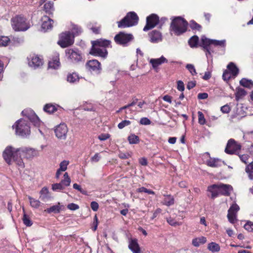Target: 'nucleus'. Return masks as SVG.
I'll return each instance as SVG.
<instances>
[{
	"mask_svg": "<svg viewBox=\"0 0 253 253\" xmlns=\"http://www.w3.org/2000/svg\"><path fill=\"white\" fill-rule=\"evenodd\" d=\"M21 148H15L11 145L5 148L2 152V157L7 164L10 165L12 162H14L20 168H24V163L21 157Z\"/></svg>",
	"mask_w": 253,
	"mask_h": 253,
	"instance_id": "1",
	"label": "nucleus"
},
{
	"mask_svg": "<svg viewBox=\"0 0 253 253\" xmlns=\"http://www.w3.org/2000/svg\"><path fill=\"white\" fill-rule=\"evenodd\" d=\"M110 41L105 39H100L91 41L92 47L89 53L95 56L105 58L108 52L106 47L110 45Z\"/></svg>",
	"mask_w": 253,
	"mask_h": 253,
	"instance_id": "2",
	"label": "nucleus"
},
{
	"mask_svg": "<svg viewBox=\"0 0 253 253\" xmlns=\"http://www.w3.org/2000/svg\"><path fill=\"white\" fill-rule=\"evenodd\" d=\"M10 21L11 26L15 31H25L30 27L29 22L23 15H16Z\"/></svg>",
	"mask_w": 253,
	"mask_h": 253,
	"instance_id": "3",
	"label": "nucleus"
},
{
	"mask_svg": "<svg viewBox=\"0 0 253 253\" xmlns=\"http://www.w3.org/2000/svg\"><path fill=\"white\" fill-rule=\"evenodd\" d=\"M188 22L181 17H176L172 20L170 24V29L173 33L177 35H180L187 31Z\"/></svg>",
	"mask_w": 253,
	"mask_h": 253,
	"instance_id": "4",
	"label": "nucleus"
},
{
	"mask_svg": "<svg viewBox=\"0 0 253 253\" xmlns=\"http://www.w3.org/2000/svg\"><path fill=\"white\" fill-rule=\"evenodd\" d=\"M138 17L133 11L128 12L126 16L121 21H118L119 28H125L136 25L138 23Z\"/></svg>",
	"mask_w": 253,
	"mask_h": 253,
	"instance_id": "5",
	"label": "nucleus"
},
{
	"mask_svg": "<svg viewBox=\"0 0 253 253\" xmlns=\"http://www.w3.org/2000/svg\"><path fill=\"white\" fill-rule=\"evenodd\" d=\"M12 127L15 128V133L16 135L21 137H27L30 133V129L29 125L27 121L24 119H20L18 120Z\"/></svg>",
	"mask_w": 253,
	"mask_h": 253,
	"instance_id": "6",
	"label": "nucleus"
},
{
	"mask_svg": "<svg viewBox=\"0 0 253 253\" xmlns=\"http://www.w3.org/2000/svg\"><path fill=\"white\" fill-rule=\"evenodd\" d=\"M114 39L117 44L126 47L133 42L134 37L132 34L120 32L114 37Z\"/></svg>",
	"mask_w": 253,
	"mask_h": 253,
	"instance_id": "7",
	"label": "nucleus"
},
{
	"mask_svg": "<svg viewBox=\"0 0 253 253\" xmlns=\"http://www.w3.org/2000/svg\"><path fill=\"white\" fill-rule=\"evenodd\" d=\"M74 36L70 32L62 33L60 36L58 44L61 47L65 48L73 44L74 41Z\"/></svg>",
	"mask_w": 253,
	"mask_h": 253,
	"instance_id": "8",
	"label": "nucleus"
},
{
	"mask_svg": "<svg viewBox=\"0 0 253 253\" xmlns=\"http://www.w3.org/2000/svg\"><path fill=\"white\" fill-rule=\"evenodd\" d=\"M85 66L86 69L91 73L99 74L101 71V67L100 63L96 59H92L88 61Z\"/></svg>",
	"mask_w": 253,
	"mask_h": 253,
	"instance_id": "9",
	"label": "nucleus"
},
{
	"mask_svg": "<svg viewBox=\"0 0 253 253\" xmlns=\"http://www.w3.org/2000/svg\"><path fill=\"white\" fill-rule=\"evenodd\" d=\"M23 116H25L27 119L36 126H39L41 124L40 120L39 117L36 115L35 112L31 109H26L22 112Z\"/></svg>",
	"mask_w": 253,
	"mask_h": 253,
	"instance_id": "10",
	"label": "nucleus"
},
{
	"mask_svg": "<svg viewBox=\"0 0 253 253\" xmlns=\"http://www.w3.org/2000/svg\"><path fill=\"white\" fill-rule=\"evenodd\" d=\"M241 146L237 143L233 139H230L225 149V152L227 154L232 155L241 149Z\"/></svg>",
	"mask_w": 253,
	"mask_h": 253,
	"instance_id": "11",
	"label": "nucleus"
},
{
	"mask_svg": "<svg viewBox=\"0 0 253 253\" xmlns=\"http://www.w3.org/2000/svg\"><path fill=\"white\" fill-rule=\"evenodd\" d=\"M21 153L24 154V157L28 160H32L40 155V151L35 148L23 147L21 148Z\"/></svg>",
	"mask_w": 253,
	"mask_h": 253,
	"instance_id": "12",
	"label": "nucleus"
},
{
	"mask_svg": "<svg viewBox=\"0 0 253 253\" xmlns=\"http://www.w3.org/2000/svg\"><path fill=\"white\" fill-rule=\"evenodd\" d=\"M159 17L155 14H152L146 18V24L143 28L144 31L149 30L155 27L159 23Z\"/></svg>",
	"mask_w": 253,
	"mask_h": 253,
	"instance_id": "13",
	"label": "nucleus"
},
{
	"mask_svg": "<svg viewBox=\"0 0 253 253\" xmlns=\"http://www.w3.org/2000/svg\"><path fill=\"white\" fill-rule=\"evenodd\" d=\"M56 136L60 139H65L68 132V127L65 124H60L54 129Z\"/></svg>",
	"mask_w": 253,
	"mask_h": 253,
	"instance_id": "14",
	"label": "nucleus"
},
{
	"mask_svg": "<svg viewBox=\"0 0 253 253\" xmlns=\"http://www.w3.org/2000/svg\"><path fill=\"white\" fill-rule=\"evenodd\" d=\"M240 210L239 207L236 204H233L228 211L227 217L231 223H234L236 220L237 212Z\"/></svg>",
	"mask_w": 253,
	"mask_h": 253,
	"instance_id": "15",
	"label": "nucleus"
},
{
	"mask_svg": "<svg viewBox=\"0 0 253 253\" xmlns=\"http://www.w3.org/2000/svg\"><path fill=\"white\" fill-rule=\"evenodd\" d=\"M29 66L36 68L42 65V59L35 54L30 55L27 58Z\"/></svg>",
	"mask_w": 253,
	"mask_h": 253,
	"instance_id": "16",
	"label": "nucleus"
},
{
	"mask_svg": "<svg viewBox=\"0 0 253 253\" xmlns=\"http://www.w3.org/2000/svg\"><path fill=\"white\" fill-rule=\"evenodd\" d=\"M202 46L204 50L206 51V55L208 58L209 55L211 54V45L212 44V40L208 39L205 37H203L201 39Z\"/></svg>",
	"mask_w": 253,
	"mask_h": 253,
	"instance_id": "17",
	"label": "nucleus"
},
{
	"mask_svg": "<svg viewBox=\"0 0 253 253\" xmlns=\"http://www.w3.org/2000/svg\"><path fill=\"white\" fill-rule=\"evenodd\" d=\"M42 29L44 32L50 30L53 27V20L48 16L44 15L42 17Z\"/></svg>",
	"mask_w": 253,
	"mask_h": 253,
	"instance_id": "18",
	"label": "nucleus"
},
{
	"mask_svg": "<svg viewBox=\"0 0 253 253\" xmlns=\"http://www.w3.org/2000/svg\"><path fill=\"white\" fill-rule=\"evenodd\" d=\"M218 188L219 195L226 196L230 195L231 191L232 190V187L229 184H225L223 183L217 184Z\"/></svg>",
	"mask_w": 253,
	"mask_h": 253,
	"instance_id": "19",
	"label": "nucleus"
},
{
	"mask_svg": "<svg viewBox=\"0 0 253 253\" xmlns=\"http://www.w3.org/2000/svg\"><path fill=\"white\" fill-rule=\"evenodd\" d=\"M150 41L153 43H157L162 40L161 33L157 30H153L149 34Z\"/></svg>",
	"mask_w": 253,
	"mask_h": 253,
	"instance_id": "20",
	"label": "nucleus"
},
{
	"mask_svg": "<svg viewBox=\"0 0 253 253\" xmlns=\"http://www.w3.org/2000/svg\"><path fill=\"white\" fill-rule=\"evenodd\" d=\"M154 69H157L159 66L164 63H167L168 60L163 56L159 58H152L149 61Z\"/></svg>",
	"mask_w": 253,
	"mask_h": 253,
	"instance_id": "21",
	"label": "nucleus"
},
{
	"mask_svg": "<svg viewBox=\"0 0 253 253\" xmlns=\"http://www.w3.org/2000/svg\"><path fill=\"white\" fill-rule=\"evenodd\" d=\"M69 57L73 62H79L82 59V55L78 51L68 50Z\"/></svg>",
	"mask_w": 253,
	"mask_h": 253,
	"instance_id": "22",
	"label": "nucleus"
},
{
	"mask_svg": "<svg viewBox=\"0 0 253 253\" xmlns=\"http://www.w3.org/2000/svg\"><path fill=\"white\" fill-rule=\"evenodd\" d=\"M129 249L133 253H140V250L136 239H131L129 242Z\"/></svg>",
	"mask_w": 253,
	"mask_h": 253,
	"instance_id": "23",
	"label": "nucleus"
},
{
	"mask_svg": "<svg viewBox=\"0 0 253 253\" xmlns=\"http://www.w3.org/2000/svg\"><path fill=\"white\" fill-rule=\"evenodd\" d=\"M221 160L219 159L210 158L206 161V165L210 167L217 168L221 166Z\"/></svg>",
	"mask_w": 253,
	"mask_h": 253,
	"instance_id": "24",
	"label": "nucleus"
},
{
	"mask_svg": "<svg viewBox=\"0 0 253 253\" xmlns=\"http://www.w3.org/2000/svg\"><path fill=\"white\" fill-rule=\"evenodd\" d=\"M208 191L211 193V198L214 199L219 195L217 184H213L208 187Z\"/></svg>",
	"mask_w": 253,
	"mask_h": 253,
	"instance_id": "25",
	"label": "nucleus"
},
{
	"mask_svg": "<svg viewBox=\"0 0 253 253\" xmlns=\"http://www.w3.org/2000/svg\"><path fill=\"white\" fill-rule=\"evenodd\" d=\"M164 198L162 202L163 205L168 207L171 206L174 204V198L171 195H164Z\"/></svg>",
	"mask_w": 253,
	"mask_h": 253,
	"instance_id": "26",
	"label": "nucleus"
},
{
	"mask_svg": "<svg viewBox=\"0 0 253 253\" xmlns=\"http://www.w3.org/2000/svg\"><path fill=\"white\" fill-rule=\"evenodd\" d=\"M40 198L42 201H46V200L50 198V196L49 194L48 189L46 187H44L42 189V190L40 192Z\"/></svg>",
	"mask_w": 253,
	"mask_h": 253,
	"instance_id": "27",
	"label": "nucleus"
},
{
	"mask_svg": "<svg viewBox=\"0 0 253 253\" xmlns=\"http://www.w3.org/2000/svg\"><path fill=\"white\" fill-rule=\"evenodd\" d=\"M207 242V239L204 236L197 237L193 239L192 241V244L195 247H198L201 245L204 244Z\"/></svg>",
	"mask_w": 253,
	"mask_h": 253,
	"instance_id": "28",
	"label": "nucleus"
},
{
	"mask_svg": "<svg viewBox=\"0 0 253 253\" xmlns=\"http://www.w3.org/2000/svg\"><path fill=\"white\" fill-rule=\"evenodd\" d=\"M60 62L58 56H56L48 62V68L57 69L60 66Z\"/></svg>",
	"mask_w": 253,
	"mask_h": 253,
	"instance_id": "29",
	"label": "nucleus"
},
{
	"mask_svg": "<svg viewBox=\"0 0 253 253\" xmlns=\"http://www.w3.org/2000/svg\"><path fill=\"white\" fill-rule=\"evenodd\" d=\"M245 170L249 179L253 180V161L246 165Z\"/></svg>",
	"mask_w": 253,
	"mask_h": 253,
	"instance_id": "30",
	"label": "nucleus"
},
{
	"mask_svg": "<svg viewBox=\"0 0 253 253\" xmlns=\"http://www.w3.org/2000/svg\"><path fill=\"white\" fill-rule=\"evenodd\" d=\"M87 27L95 34H98L100 31V26L96 22H90L87 25Z\"/></svg>",
	"mask_w": 253,
	"mask_h": 253,
	"instance_id": "31",
	"label": "nucleus"
},
{
	"mask_svg": "<svg viewBox=\"0 0 253 253\" xmlns=\"http://www.w3.org/2000/svg\"><path fill=\"white\" fill-rule=\"evenodd\" d=\"M59 107L58 105H54L51 103L46 104L43 107L45 112L51 114L57 110V108Z\"/></svg>",
	"mask_w": 253,
	"mask_h": 253,
	"instance_id": "32",
	"label": "nucleus"
},
{
	"mask_svg": "<svg viewBox=\"0 0 253 253\" xmlns=\"http://www.w3.org/2000/svg\"><path fill=\"white\" fill-rule=\"evenodd\" d=\"M227 68L231 72V74L234 76L236 77L239 73V69L236 66V65L233 63L230 62L227 65Z\"/></svg>",
	"mask_w": 253,
	"mask_h": 253,
	"instance_id": "33",
	"label": "nucleus"
},
{
	"mask_svg": "<svg viewBox=\"0 0 253 253\" xmlns=\"http://www.w3.org/2000/svg\"><path fill=\"white\" fill-rule=\"evenodd\" d=\"M240 84L245 87L252 88L253 87V82L251 80H248L245 78H243L240 81Z\"/></svg>",
	"mask_w": 253,
	"mask_h": 253,
	"instance_id": "34",
	"label": "nucleus"
},
{
	"mask_svg": "<svg viewBox=\"0 0 253 253\" xmlns=\"http://www.w3.org/2000/svg\"><path fill=\"white\" fill-rule=\"evenodd\" d=\"M208 249L212 252H218L220 251V246L217 243L211 242L208 244Z\"/></svg>",
	"mask_w": 253,
	"mask_h": 253,
	"instance_id": "35",
	"label": "nucleus"
},
{
	"mask_svg": "<svg viewBox=\"0 0 253 253\" xmlns=\"http://www.w3.org/2000/svg\"><path fill=\"white\" fill-rule=\"evenodd\" d=\"M28 198L29 200L30 205L32 208L37 209L40 207L41 205L40 201L34 199L30 196L28 197Z\"/></svg>",
	"mask_w": 253,
	"mask_h": 253,
	"instance_id": "36",
	"label": "nucleus"
},
{
	"mask_svg": "<svg viewBox=\"0 0 253 253\" xmlns=\"http://www.w3.org/2000/svg\"><path fill=\"white\" fill-rule=\"evenodd\" d=\"M247 92L243 88L238 87L236 89L235 97L237 100H239L242 97L246 95Z\"/></svg>",
	"mask_w": 253,
	"mask_h": 253,
	"instance_id": "37",
	"label": "nucleus"
},
{
	"mask_svg": "<svg viewBox=\"0 0 253 253\" xmlns=\"http://www.w3.org/2000/svg\"><path fill=\"white\" fill-rule=\"evenodd\" d=\"M198 41V37L197 36H194L189 39L188 43L190 47L193 48L197 46Z\"/></svg>",
	"mask_w": 253,
	"mask_h": 253,
	"instance_id": "38",
	"label": "nucleus"
},
{
	"mask_svg": "<svg viewBox=\"0 0 253 253\" xmlns=\"http://www.w3.org/2000/svg\"><path fill=\"white\" fill-rule=\"evenodd\" d=\"M44 10L47 13H50L53 10V2L51 1H48L46 3L44 4Z\"/></svg>",
	"mask_w": 253,
	"mask_h": 253,
	"instance_id": "39",
	"label": "nucleus"
},
{
	"mask_svg": "<svg viewBox=\"0 0 253 253\" xmlns=\"http://www.w3.org/2000/svg\"><path fill=\"white\" fill-rule=\"evenodd\" d=\"M78 75L76 73H72L67 76V81L71 83H74L79 81Z\"/></svg>",
	"mask_w": 253,
	"mask_h": 253,
	"instance_id": "40",
	"label": "nucleus"
},
{
	"mask_svg": "<svg viewBox=\"0 0 253 253\" xmlns=\"http://www.w3.org/2000/svg\"><path fill=\"white\" fill-rule=\"evenodd\" d=\"M128 140L130 144H137L139 142V138L138 136L132 134L128 136Z\"/></svg>",
	"mask_w": 253,
	"mask_h": 253,
	"instance_id": "41",
	"label": "nucleus"
},
{
	"mask_svg": "<svg viewBox=\"0 0 253 253\" xmlns=\"http://www.w3.org/2000/svg\"><path fill=\"white\" fill-rule=\"evenodd\" d=\"M61 183L63 185L65 186H68L70 185L71 183V179L69 177L67 172H65L64 174V179H63Z\"/></svg>",
	"mask_w": 253,
	"mask_h": 253,
	"instance_id": "42",
	"label": "nucleus"
},
{
	"mask_svg": "<svg viewBox=\"0 0 253 253\" xmlns=\"http://www.w3.org/2000/svg\"><path fill=\"white\" fill-rule=\"evenodd\" d=\"M190 27L192 30H196L199 31H200L202 29L201 26L200 24L196 23L194 20L190 21Z\"/></svg>",
	"mask_w": 253,
	"mask_h": 253,
	"instance_id": "43",
	"label": "nucleus"
},
{
	"mask_svg": "<svg viewBox=\"0 0 253 253\" xmlns=\"http://www.w3.org/2000/svg\"><path fill=\"white\" fill-rule=\"evenodd\" d=\"M23 221L24 224L27 226H31L33 224L32 220L26 214L24 213L23 217Z\"/></svg>",
	"mask_w": 253,
	"mask_h": 253,
	"instance_id": "44",
	"label": "nucleus"
},
{
	"mask_svg": "<svg viewBox=\"0 0 253 253\" xmlns=\"http://www.w3.org/2000/svg\"><path fill=\"white\" fill-rule=\"evenodd\" d=\"M212 45L219 46L221 47H224L226 45V41L225 40L218 41L212 40Z\"/></svg>",
	"mask_w": 253,
	"mask_h": 253,
	"instance_id": "45",
	"label": "nucleus"
},
{
	"mask_svg": "<svg viewBox=\"0 0 253 253\" xmlns=\"http://www.w3.org/2000/svg\"><path fill=\"white\" fill-rule=\"evenodd\" d=\"M46 211L48 213H51V212L58 213L60 211V207L58 205H54V206H53L51 207L50 208L47 209L46 210Z\"/></svg>",
	"mask_w": 253,
	"mask_h": 253,
	"instance_id": "46",
	"label": "nucleus"
},
{
	"mask_svg": "<svg viewBox=\"0 0 253 253\" xmlns=\"http://www.w3.org/2000/svg\"><path fill=\"white\" fill-rule=\"evenodd\" d=\"M167 221L169 223V225L173 226L180 225L181 224V222H178L176 221L175 219L172 218L171 217H167Z\"/></svg>",
	"mask_w": 253,
	"mask_h": 253,
	"instance_id": "47",
	"label": "nucleus"
},
{
	"mask_svg": "<svg viewBox=\"0 0 253 253\" xmlns=\"http://www.w3.org/2000/svg\"><path fill=\"white\" fill-rule=\"evenodd\" d=\"M9 41L10 40L7 37H0V46H6Z\"/></svg>",
	"mask_w": 253,
	"mask_h": 253,
	"instance_id": "48",
	"label": "nucleus"
},
{
	"mask_svg": "<svg viewBox=\"0 0 253 253\" xmlns=\"http://www.w3.org/2000/svg\"><path fill=\"white\" fill-rule=\"evenodd\" d=\"M136 191L137 192H139V193L144 192V193H146L148 194H152V195L155 194V192L153 191H152L150 189H148L144 187H141L140 188H139L137 189Z\"/></svg>",
	"mask_w": 253,
	"mask_h": 253,
	"instance_id": "49",
	"label": "nucleus"
},
{
	"mask_svg": "<svg viewBox=\"0 0 253 253\" xmlns=\"http://www.w3.org/2000/svg\"><path fill=\"white\" fill-rule=\"evenodd\" d=\"M198 123L201 125H204L206 124V119L204 117V115L203 113L199 111L198 112Z\"/></svg>",
	"mask_w": 253,
	"mask_h": 253,
	"instance_id": "50",
	"label": "nucleus"
},
{
	"mask_svg": "<svg viewBox=\"0 0 253 253\" xmlns=\"http://www.w3.org/2000/svg\"><path fill=\"white\" fill-rule=\"evenodd\" d=\"M186 69L189 71L192 75L194 76L197 74L196 69L193 64H188L186 66Z\"/></svg>",
	"mask_w": 253,
	"mask_h": 253,
	"instance_id": "51",
	"label": "nucleus"
},
{
	"mask_svg": "<svg viewBox=\"0 0 253 253\" xmlns=\"http://www.w3.org/2000/svg\"><path fill=\"white\" fill-rule=\"evenodd\" d=\"M69 161L65 160L63 161L60 164V167L59 169H60V170H61V171H65L67 169V166L69 165Z\"/></svg>",
	"mask_w": 253,
	"mask_h": 253,
	"instance_id": "52",
	"label": "nucleus"
},
{
	"mask_svg": "<svg viewBox=\"0 0 253 253\" xmlns=\"http://www.w3.org/2000/svg\"><path fill=\"white\" fill-rule=\"evenodd\" d=\"M63 189H64V187L61 183H55L52 185V189L53 191L61 190Z\"/></svg>",
	"mask_w": 253,
	"mask_h": 253,
	"instance_id": "53",
	"label": "nucleus"
},
{
	"mask_svg": "<svg viewBox=\"0 0 253 253\" xmlns=\"http://www.w3.org/2000/svg\"><path fill=\"white\" fill-rule=\"evenodd\" d=\"M72 30H73V32H72V34H73V35L74 36L75 35H79L82 32L81 28L77 25L74 26V27H73Z\"/></svg>",
	"mask_w": 253,
	"mask_h": 253,
	"instance_id": "54",
	"label": "nucleus"
},
{
	"mask_svg": "<svg viewBox=\"0 0 253 253\" xmlns=\"http://www.w3.org/2000/svg\"><path fill=\"white\" fill-rule=\"evenodd\" d=\"M246 230L249 232H253V222L248 221L244 225Z\"/></svg>",
	"mask_w": 253,
	"mask_h": 253,
	"instance_id": "55",
	"label": "nucleus"
},
{
	"mask_svg": "<svg viewBox=\"0 0 253 253\" xmlns=\"http://www.w3.org/2000/svg\"><path fill=\"white\" fill-rule=\"evenodd\" d=\"M130 124V122L128 120H124L119 123L118 125V127L120 129H122L124 127L128 126Z\"/></svg>",
	"mask_w": 253,
	"mask_h": 253,
	"instance_id": "56",
	"label": "nucleus"
},
{
	"mask_svg": "<svg viewBox=\"0 0 253 253\" xmlns=\"http://www.w3.org/2000/svg\"><path fill=\"white\" fill-rule=\"evenodd\" d=\"M118 156L122 159H126L131 157L130 154L129 153H122L120 152Z\"/></svg>",
	"mask_w": 253,
	"mask_h": 253,
	"instance_id": "57",
	"label": "nucleus"
},
{
	"mask_svg": "<svg viewBox=\"0 0 253 253\" xmlns=\"http://www.w3.org/2000/svg\"><path fill=\"white\" fill-rule=\"evenodd\" d=\"M239 157L241 160V161L244 163L245 164H247L248 162V159L249 158V156L247 154H243V155H239Z\"/></svg>",
	"mask_w": 253,
	"mask_h": 253,
	"instance_id": "58",
	"label": "nucleus"
},
{
	"mask_svg": "<svg viewBox=\"0 0 253 253\" xmlns=\"http://www.w3.org/2000/svg\"><path fill=\"white\" fill-rule=\"evenodd\" d=\"M140 124L143 125H148L151 124V121L147 118H142L140 120Z\"/></svg>",
	"mask_w": 253,
	"mask_h": 253,
	"instance_id": "59",
	"label": "nucleus"
},
{
	"mask_svg": "<svg viewBox=\"0 0 253 253\" xmlns=\"http://www.w3.org/2000/svg\"><path fill=\"white\" fill-rule=\"evenodd\" d=\"M98 226V219L96 215L94 217L93 222L92 223V226L91 227L93 231H95L97 228Z\"/></svg>",
	"mask_w": 253,
	"mask_h": 253,
	"instance_id": "60",
	"label": "nucleus"
},
{
	"mask_svg": "<svg viewBox=\"0 0 253 253\" xmlns=\"http://www.w3.org/2000/svg\"><path fill=\"white\" fill-rule=\"evenodd\" d=\"M67 208L70 210L75 211L79 209V206L74 203H71L68 205Z\"/></svg>",
	"mask_w": 253,
	"mask_h": 253,
	"instance_id": "61",
	"label": "nucleus"
},
{
	"mask_svg": "<svg viewBox=\"0 0 253 253\" xmlns=\"http://www.w3.org/2000/svg\"><path fill=\"white\" fill-rule=\"evenodd\" d=\"M177 88L178 90L180 91H183L184 90V85L182 81H178L177 82Z\"/></svg>",
	"mask_w": 253,
	"mask_h": 253,
	"instance_id": "62",
	"label": "nucleus"
},
{
	"mask_svg": "<svg viewBox=\"0 0 253 253\" xmlns=\"http://www.w3.org/2000/svg\"><path fill=\"white\" fill-rule=\"evenodd\" d=\"M231 78L230 73L227 71H225L222 75V78L224 81H228Z\"/></svg>",
	"mask_w": 253,
	"mask_h": 253,
	"instance_id": "63",
	"label": "nucleus"
},
{
	"mask_svg": "<svg viewBox=\"0 0 253 253\" xmlns=\"http://www.w3.org/2000/svg\"><path fill=\"white\" fill-rule=\"evenodd\" d=\"M220 110L223 113H228L230 111V108L228 105H225L221 107Z\"/></svg>",
	"mask_w": 253,
	"mask_h": 253,
	"instance_id": "64",
	"label": "nucleus"
}]
</instances>
